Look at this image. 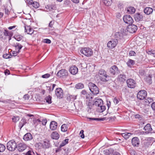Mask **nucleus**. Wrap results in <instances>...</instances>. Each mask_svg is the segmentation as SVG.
Segmentation results:
<instances>
[{
	"label": "nucleus",
	"instance_id": "f257e3e1",
	"mask_svg": "<svg viewBox=\"0 0 155 155\" xmlns=\"http://www.w3.org/2000/svg\"><path fill=\"white\" fill-rule=\"evenodd\" d=\"M17 145L16 142L13 140H12L8 142L7 144V148L9 151H14L17 148Z\"/></svg>",
	"mask_w": 155,
	"mask_h": 155
},
{
	"label": "nucleus",
	"instance_id": "f03ea898",
	"mask_svg": "<svg viewBox=\"0 0 155 155\" xmlns=\"http://www.w3.org/2000/svg\"><path fill=\"white\" fill-rule=\"evenodd\" d=\"M81 52L87 57H90L92 55L93 51L89 48H84L81 50Z\"/></svg>",
	"mask_w": 155,
	"mask_h": 155
},
{
	"label": "nucleus",
	"instance_id": "7ed1b4c3",
	"mask_svg": "<svg viewBox=\"0 0 155 155\" xmlns=\"http://www.w3.org/2000/svg\"><path fill=\"white\" fill-rule=\"evenodd\" d=\"M88 86L92 93L94 95L98 94L99 90L98 87L94 84L91 83L88 84Z\"/></svg>",
	"mask_w": 155,
	"mask_h": 155
},
{
	"label": "nucleus",
	"instance_id": "20e7f679",
	"mask_svg": "<svg viewBox=\"0 0 155 155\" xmlns=\"http://www.w3.org/2000/svg\"><path fill=\"white\" fill-rule=\"evenodd\" d=\"M109 72L110 75L113 76L114 75H117L120 73V71L116 66L113 65L110 68Z\"/></svg>",
	"mask_w": 155,
	"mask_h": 155
},
{
	"label": "nucleus",
	"instance_id": "39448f33",
	"mask_svg": "<svg viewBox=\"0 0 155 155\" xmlns=\"http://www.w3.org/2000/svg\"><path fill=\"white\" fill-rule=\"evenodd\" d=\"M118 43L117 40L116 39H112L107 43V46L110 49L114 48Z\"/></svg>",
	"mask_w": 155,
	"mask_h": 155
},
{
	"label": "nucleus",
	"instance_id": "423d86ee",
	"mask_svg": "<svg viewBox=\"0 0 155 155\" xmlns=\"http://www.w3.org/2000/svg\"><path fill=\"white\" fill-rule=\"evenodd\" d=\"M127 83L128 87L131 88H134L136 86V83L133 79H129L127 80Z\"/></svg>",
	"mask_w": 155,
	"mask_h": 155
},
{
	"label": "nucleus",
	"instance_id": "0eeeda50",
	"mask_svg": "<svg viewBox=\"0 0 155 155\" xmlns=\"http://www.w3.org/2000/svg\"><path fill=\"white\" fill-rule=\"evenodd\" d=\"M147 95V92L145 90L140 91L137 93V97L140 100H143L145 99Z\"/></svg>",
	"mask_w": 155,
	"mask_h": 155
},
{
	"label": "nucleus",
	"instance_id": "6e6552de",
	"mask_svg": "<svg viewBox=\"0 0 155 155\" xmlns=\"http://www.w3.org/2000/svg\"><path fill=\"white\" fill-rule=\"evenodd\" d=\"M123 19L125 23L130 25L132 24L134 21L132 17L128 15L124 16Z\"/></svg>",
	"mask_w": 155,
	"mask_h": 155
},
{
	"label": "nucleus",
	"instance_id": "1a4fd4ad",
	"mask_svg": "<svg viewBox=\"0 0 155 155\" xmlns=\"http://www.w3.org/2000/svg\"><path fill=\"white\" fill-rule=\"evenodd\" d=\"M27 147L26 144L24 143H20L17 145V148L19 152L24 151Z\"/></svg>",
	"mask_w": 155,
	"mask_h": 155
},
{
	"label": "nucleus",
	"instance_id": "9d476101",
	"mask_svg": "<svg viewBox=\"0 0 155 155\" xmlns=\"http://www.w3.org/2000/svg\"><path fill=\"white\" fill-rule=\"evenodd\" d=\"M55 94L57 97L59 99H61L63 97V91L61 88H58L56 89Z\"/></svg>",
	"mask_w": 155,
	"mask_h": 155
},
{
	"label": "nucleus",
	"instance_id": "9b49d317",
	"mask_svg": "<svg viewBox=\"0 0 155 155\" xmlns=\"http://www.w3.org/2000/svg\"><path fill=\"white\" fill-rule=\"evenodd\" d=\"M137 29V26L134 25H130L128 26L127 28V31L130 33H135Z\"/></svg>",
	"mask_w": 155,
	"mask_h": 155
},
{
	"label": "nucleus",
	"instance_id": "f8f14e48",
	"mask_svg": "<svg viewBox=\"0 0 155 155\" xmlns=\"http://www.w3.org/2000/svg\"><path fill=\"white\" fill-rule=\"evenodd\" d=\"M132 144L134 147H138L140 144V141L137 137H135L131 140Z\"/></svg>",
	"mask_w": 155,
	"mask_h": 155
},
{
	"label": "nucleus",
	"instance_id": "ddd939ff",
	"mask_svg": "<svg viewBox=\"0 0 155 155\" xmlns=\"http://www.w3.org/2000/svg\"><path fill=\"white\" fill-rule=\"evenodd\" d=\"M57 75L60 77L67 76L68 75L67 70L65 69H62L59 71L57 74Z\"/></svg>",
	"mask_w": 155,
	"mask_h": 155
},
{
	"label": "nucleus",
	"instance_id": "4468645a",
	"mask_svg": "<svg viewBox=\"0 0 155 155\" xmlns=\"http://www.w3.org/2000/svg\"><path fill=\"white\" fill-rule=\"evenodd\" d=\"M103 102L102 100L99 97L96 98L94 100V104L97 106H99L103 105Z\"/></svg>",
	"mask_w": 155,
	"mask_h": 155
},
{
	"label": "nucleus",
	"instance_id": "2eb2a0df",
	"mask_svg": "<svg viewBox=\"0 0 155 155\" xmlns=\"http://www.w3.org/2000/svg\"><path fill=\"white\" fill-rule=\"evenodd\" d=\"M69 71L71 74L75 75L78 73V69L76 66L73 65L70 67Z\"/></svg>",
	"mask_w": 155,
	"mask_h": 155
},
{
	"label": "nucleus",
	"instance_id": "dca6fc26",
	"mask_svg": "<svg viewBox=\"0 0 155 155\" xmlns=\"http://www.w3.org/2000/svg\"><path fill=\"white\" fill-rule=\"evenodd\" d=\"M126 78L125 75L121 74L118 75L117 80L120 83H123L126 81Z\"/></svg>",
	"mask_w": 155,
	"mask_h": 155
},
{
	"label": "nucleus",
	"instance_id": "f3484780",
	"mask_svg": "<svg viewBox=\"0 0 155 155\" xmlns=\"http://www.w3.org/2000/svg\"><path fill=\"white\" fill-rule=\"evenodd\" d=\"M58 124L57 122L54 121H52L51 122L50 128V129L52 130H56L57 128Z\"/></svg>",
	"mask_w": 155,
	"mask_h": 155
},
{
	"label": "nucleus",
	"instance_id": "a211bd4d",
	"mask_svg": "<svg viewBox=\"0 0 155 155\" xmlns=\"http://www.w3.org/2000/svg\"><path fill=\"white\" fill-rule=\"evenodd\" d=\"M32 138V136L31 134L28 133L24 135L23 139L25 141H28L31 140Z\"/></svg>",
	"mask_w": 155,
	"mask_h": 155
},
{
	"label": "nucleus",
	"instance_id": "6ab92c4d",
	"mask_svg": "<svg viewBox=\"0 0 155 155\" xmlns=\"http://www.w3.org/2000/svg\"><path fill=\"white\" fill-rule=\"evenodd\" d=\"M134 19L136 21H142L143 16L140 13H136L134 15Z\"/></svg>",
	"mask_w": 155,
	"mask_h": 155
},
{
	"label": "nucleus",
	"instance_id": "aec40b11",
	"mask_svg": "<svg viewBox=\"0 0 155 155\" xmlns=\"http://www.w3.org/2000/svg\"><path fill=\"white\" fill-rule=\"evenodd\" d=\"M34 30L29 26H25V32L27 33L28 34L31 35L34 32Z\"/></svg>",
	"mask_w": 155,
	"mask_h": 155
},
{
	"label": "nucleus",
	"instance_id": "412c9836",
	"mask_svg": "<svg viewBox=\"0 0 155 155\" xmlns=\"http://www.w3.org/2000/svg\"><path fill=\"white\" fill-rule=\"evenodd\" d=\"M153 11V8L150 7H146L144 9V13L147 15H149L151 14Z\"/></svg>",
	"mask_w": 155,
	"mask_h": 155
},
{
	"label": "nucleus",
	"instance_id": "4be33fe9",
	"mask_svg": "<svg viewBox=\"0 0 155 155\" xmlns=\"http://www.w3.org/2000/svg\"><path fill=\"white\" fill-rule=\"evenodd\" d=\"M143 129L146 132L148 133L150 132L153 130V129L151 127V125L150 124H147L143 128Z\"/></svg>",
	"mask_w": 155,
	"mask_h": 155
},
{
	"label": "nucleus",
	"instance_id": "5701e85b",
	"mask_svg": "<svg viewBox=\"0 0 155 155\" xmlns=\"http://www.w3.org/2000/svg\"><path fill=\"white\" fill-rule=\"evenodd\" d=\"M51 137L53 139L57 140L59 137V135L57 132L54 131L51 133Z\"/></svg>",
	"mask_w": 155,
	"mask_h": 155
},
{
	"label": "nucleus",
	"instance_id": "b1692460",
	"mask_svg": "<svg viewBox=\"0 0 155 155\" xmlns=\"http://www.w3.org/2000/svg\"><path fill=\"white\" fill-rule=\"evenodd\" d=\"M99 78L101 81L106 82L108 80L109 76L106 74L101 76H99Z\"/></svg>",
	"mask_w": 155,
	"mask_h": 155
},
{
	"label": "nucleus",
	"instance_id": "393cba45",
	"mask_svg": "<svg viewBox=\"0 0 155 155\" xmlns=\"http://www.w3.org/2000/svg\"><path fill=\"white\" fill-rule=\"evenodd\" d=\"M114 152V150L110 148L109 149H106L103 151V153L105 155H109L111 153H112Z\"/></svg>",
	"mask_w": 155,
	"mask_h": 155
},
{
	"label": "nucleus",
	"instance_id": "a878e982",
	"mask_svg": "<svg viewBox=\"0 0 155 155\" xmlns=\"http://www.w3.org/2000/svg\"><path fill=\"white\" fill-rule=\"evenodd\" d=\"M115 38L117 39H121L123 37V34L122 33L117 32L115 33L114 35Z\"/></svg>",
	"mask_w": 155,
	"mask_h": 155
},
{
	"label": "nucleus",
	"instance_id": "bb28decb",
	"mask_svg": "<svg viewBox=\"0 0 155 155\" xmlns=\"http://www.w3.org/2000/svg\"><path fill=\"white\" fill-rule=\"evenodd\" d=\"M15 47L16 48V53H19L20 51L19 50L21 49L22 46L19 43H16L15 45Z\"/></svg>",
	"mask_w": 155,
	"mask_h": 155
},
{
	"label": "nucleus",
	"instance_id": "cd10ccee",
	"mask_svg": "<svg viewBox=\"0 0 155 155\" xmlns=\"http://www.w3.org/2000/svg\"><path fill=\"white\" fill-rule=\"evenodd\" d=\"M26 120L24 118H23L20 122L19 126L21 128L26 123Z\"/></svg>",
	"mask_w": 155,
	"mask_h": 155
},
{
	"label": "nucleus",
	"instance_id": "c85d7f7f",
	"mask_svg": "<svg viewBox=\"0 0 155 155\" xmlns=\"http://www.w3.org/2000/svg\"><path fill=\"white\" fill-rule=\"evenodd\" d=\"M86 104L89 109H91L93 105H94L92 101L91 100H86Z\"/></svg>",
	"mask_w": 155,
	"mask_h": 155
},
{
	"label": "nucleus",
	"instance_id": "c756f323",
	"mask_svg": "<svg viewBox=\"0 0 155 155\" xmlns=\"http://www.w3.org/2000/svg\"><path fill=\"white\" fill-rule=\"evenodd\" d=\"M3 33L5 36L8 37L9 40L11 39L12 35L10 32H9L7 30H5Z\"/></svg>",
	"mask_w": 155,
	"mask_h": 155
},
{
	"label": "nucleus",
	"instance_id": "7c9ffc66",
	"mask_svg": "<svg viewBox=\"0 0 155 155\" xmlns=\"http://www.w3.org/2000/svg\"><path fill=\"white\" fill-rule=\"evenodd\" d=\"M97 109V111L100 113L103 112L106 109V107L105 106L101 105L98 106Z\"/></svg>",
	"mask_w": 155,
	"mask_h": 155
},
{
	"label": "nucleus",
	"instance_id": "2f4dec72",
	"mask_svg": "<svg viewBox=\"0 0 155 155\" xmlns=\"http://www.w3.org/2000/svg\"><path fill=\"white\" fill-rule=\"evenodd\" d=\"M50 143L49 141L46 140H45L43 144V146L45 148H48L50 146Z\"/></svg>",
	"mask_w": 155,
	"mask_h": 155
},
{
	"label": "nucleus",
	"instance_id": "473e14b6",
	"mask_svg": "<svg viewBox=\"0 0 155 155\" xmlns=\"http://www.w3.org/2000/svg\"><path fill=\"white\" fill-rule=\"evenodd\" d=\"M132 134L130 133H125L122 134V136L126 140L128 139Z\"/></svg>",
	"mask_w": 155,
	"mask_h": 155
},
{
	"label": "nucleus",
	"instance_id": "72a5a7b5",
	"mask_svg": "<svg viewBox=\"0 0 155 155\" xmlns=\"http://www.w3.org/2000/svg\"><path fill=\"white\" fill-rule=\"evenodd\" d=\"M104 4L107 6H110L112 2V0H102Z\"/></svg>",
	"mask_w": 155,
	"mask_h": 155
},
{
	"label": "nucleus",
	"instance_id": "f704fd0d",
	"mask_svg": "<svg viewBox=\"0 0 155 155\" xmlns=\"http://www.w3.org/2000/svg\"><path fill=\"white\" fill-rule=\"evenodd\" d=\"M127 11L129 13L133 14L135 12V10L134 8L133 7H130L127 8Z\"/></svg>",
	"mask_w": 155,
	"mask_h": 155
},
{
	"label": "nucleus",
	"instance_id": "c9c22d12",
	"mask_svg": "<svg viewBox=\"0 0 155 155\" xmlns=\"http://www.w3.org/2000/svg\"><path fill=\"white\" fill-rule=\"evenodd\" d=\"M135 64V61L132 59H129L127 63V66L131 67V66Z\"/></svg>",
	"mask_w": 155,
	"mask_h": 155
},
{
	"label": "nucleus",
	"instance_id": "e433bc0d",
	"mask_svg": "<svg viewBox=\"0 0 155 155\" xmlns=\"http://www.w3.org/2000/svg\"><path fill=\"white\" fill-rule=\"evenodd\" d=\"M77 98L76 95H71L67 97V100L69 101H73Z\"/></svg>",
	"mask_w": 155,
	"mask_h": 155
},
{
	"label": "nucleus",
	"instance_id": "4c0bfd02",
	"mask_svg": "<svg viewBox=\"0 0 155 155\" xmlns=\"http://www.w3.org/2000/svg\"><path fill=\"white\" fill-rule=\"evenodd\" d=\"M51 98V97L50 95H48L45 97V100H46L47 103L48 104H51L52 102Z\"/></svg>",
	"mask_w": 155,
	"mask_h": 155
},
{
	"label": "nucleus",
	"instance_id": "58836bf2",
	"mask_svg": "<svg viewBox=\"0 0 155 155\" xmlns=\"http://www.w3.org/2000/svg\"><path fill=\"white\" fill-rule=\"evenodd\" d=\"M146 81L149 84H151V76L149 75L148 76L146 77L145 79Z\"/></svg>",
	"mask_w": 155,
	"mask_h": 155
},
{
	"label": "nucleus",
	"instance_id": "ea45409f",
	"mask_svg": "<svg viewBox=\"0 0 155 155\" xmlns=\"http://www.w3.org/2000/svg\"><path fill=\"white\" fill-rule=\"evenodd\" d=\"M87 118L89 119V121L95 120L97 121L103 120L104 118H91V117H87Z\"/></svg>",
	"mask_w": 155,
	"mask_h": 155
},
{
	"label": "nucleus",
	"instance_id": "a19ab883",
	"mask_svg": "<svg viewBox=\"0 0 155 155\" xmlns=\"http://www.w3.org/2000/svg\"><path fill=\"white\" fill-rule=\"evenodd\" d=\"M68 129L67 126L66 124H64L61 126V129L62 132H65L67 131Z\"/></svg>",
	"mask_w": 155,
	"mask_h": 155
},
{
	"label": "nucleus",
	"instance_id": "79ce46f5",
	"mask_svg": "<svg viewBox=\"0 0 155 155\" xmlns=\"http://www.w3.org/2000/svg\"><path fill=\"white\" fill-rule=\"evenodd\" d=\"M84 87V84L81 83H79L77 84L75 86V87L77 89H81Z\"/></svg>",
	"mask_w": 155,
	"mask_h": 155
},
{
	"label": "nucleus",
	"instance_id": "37998d69",
	"mask_svg": "<svg viewBox=\"0 0 155 155\" xmlns=\"http://www.w3.org/2000/svg\"><path fill=\"white\" fill-rule=\"evenodd\" d=\"M31 5L34 8H38L39 6V3L37 2H33Z\"/></svg>",
	"mask_w": 155,
	"mask_h": 155
},
{
	"label": "nucleus",
	"instance_id": "c03bdc74",
	"mask_svg": "<svg viewBox=\"0 0 155 155\" xmlns=\"http://www.w3.org/2000/svg\"><path fill=\"white\" fill-rule=\"evenodd\" d=\"M99 76H101L107 74L106 72L104 69H101L98 72Z\"/></svg>",
	"mask_w": 155,
	"mask_h": 155
},
{
	"label": "nucleus",
	"instance_id": "a18cd8bd",
	"mask_svg": "<svg viewBox=\"0 0 155 155\" xmlns=\"http://www.w3.org/2000/svg\"><path fill=\"white\" fill-rule=\"evenodd\" d=\"M69 139H66L62 142L60 145V147H61L65 145L68 143Z\"/></svg>",
	"mask_w": 155,
	"mask_h": 155
},
{
	"label": "nucleus",
	"instance_id": "49530a36",
	"mask_svg": "<svg viewBox=\"0 0 155 155\" xmlns=\"http://www.w3.org/2000/svg\"><path fill=\"white\" fill-rule=\"evenodd\" d=\"M14 38L17 41H19L23 39V37L22 35H18L15 36Z\"/></svg>",
	"mask_w": 155,
	"mask_h": 155
},
{
	"label": "nucleus",
	"instance_id": "de8ad7c7",
	"mask_svg": "<svg viewBox=\"0 0 155 155\" xmlns=\"http://www.w3.org/2000/svg\"><path fill=\"white\" fill-rule=\"evenodd\" d=\"M144 101L145 102L147 103H148V104H149L150 103H152L153 101V99L152 98L148 97L147 99H145Z\"/></svg>",
	"mask_w": 155,
	"mask_h": 155
},
{
	"label": "nucleus",
	"instance_id": "09e8293b",
	"mask_svg": "<svg viewBox=\"0 0 155 155\" xmlns=\"http://www.w3.org/2000/svg\"><path fill=\"white\" fill-rule=\"evenodd\" d=\"M5 149V147L4 145L0 144V152H3Z\"/></svg>",
	"mask_w": 155,
	"mask_h": 155
},
{
	"label": "nucleus",
	"instance_id": "8fccbe9b",
	"mask_svg": "<svg viewBox=\"0 0 155 155\" xmlns=\"http://www.w3.org/2000/svg\"><path fill=\"white\" fill-rule=\"evenodd\" d=\"M41 122V121L39 119H35L33 120L34 124L36 125L39 124Z\"/></svg>",
	"mask_w": 155,
	"mask_h": 155
},
{
	"label": "nucleus",
	"instance_id": "3c124183",
	"mask_svg": "<svg viewBox=\"0 0 155 155\" xmlns=\"http://www.w3.org/2000/svg\"><path fill=\"white\" fill-rule=\"evenodd\" d=\"M13 121L15 123L16 122L19 120V117L18 116H14L12 118Z\"/></svg>",
	"mask_w": 155,
	"mask_h": 155
},
{
	"label": "nucleus",
	"instance_id": "603ef678",
	"mask_svg": "<svg viewBox=\"0 0 155 155\" xmlns=\"http://www.w3.org/2000/svg\"><path fill=\"white\" fill-rule=\"evenodd\" d=\"M134 117L137 119H138L139 120H141L142 119V116L139 114H136L134 115Z\"/></svg>",
	"mask_w": 155,
	"mask_h": 155
},
{
	"label": "nucleus",
	"instance_id": "864d4df0",
	"mask_svg": "<svg viewBox=\"0 0 155 155\" xmlns=\"http://www.w3.org/2000/svg\"><path fill=\"white\" fill-rule=\"evenodd\" d=\"M12 56V55L8 54H5L3 55V58L6 59L10 58Z\"/></svg>",
	"mask_w": 155,
	"mask_h": 155
},
{
	"label": "nucleus",
	"instance_id": "5fc2aeb1",
	"mask_svg": "<svg viewBox=\"0 0 155 155\" xmlns=\"http://www.w3.org/2000/svg\"><path fill=\"white\" fill-rule=\"evenodd\" d=\"M34 152L30 150L28 151L26 153L25 155H34Z\"/></svg>",
	"mask_w": 155,
	"mask_h": 155
},
{
	"label": "nucleus",
	"instance_id": "6e6d98bb",
	"mask_svg": "<svg viewBox=\"0 0 155 155\" xmlns=\"http://www.w3.org/2000/svg\"><path fill=\"white\" fill-rule=\"evenodd\" d=\"M84 131L83 130H81L79 133V135L82 138H84Z\"/></svg>",
	"mask_w": 155,
	"mask_h": 155
},
{
	"label": "nucleus",
	"instance_id": "4d7b16f0",
	"mask_svg": "<svg viewBox=\"0 0 155 155\" xmlns=\"http://www.w3.org/2000/svg\"><path fill=\"white\" fill-rule=\"evenodd\" d=\"M129 55L130 56H135L136 53L134 51H130L129 52Z\"/></svg>",
	"mask_w": 155,
	"mask_h": 155
},
{
	"label": "nucleus",
	"instance_id": "13d9d810",
	"mask_svg": "<svg viewBox=\"0 0 155 155\" xmlns=\"http://www.w3.org/2000/svg\"><path fill=\"white\" fill-rule=\"evenodd\" d=\"M43 42L45 43L48 44H50L51 42V41L50 39H44L43 40Z\"/></svg>",
	"mask_w": 155,
	"mask_h": 155
},
{
	"label": "nucleus",
	"instance_id": "bf43d9fd",
	"mask_svg": "<svg viewBox=\"0 0 155 155\" xmlns=\"http://www.w3.org/2000/svg\"><path fill=\"white\" fill-rule=\"evenodd\" d=\"M50 74H46L43 75H42V77L43 78H48L50 77Z\"/></svg>",
	"mask_w": 155,
	"mask_h": 155
},
{
	"label": "nucleus",
	"instance_id": "052dcab7",
	"mask_svg": "<svg viewBox=\"0 0 155 155\" xmlns=\"http://www.w3.org/2000/svg\"><path fill=\"white\" fill-rule=\"evenodd\" d=\"M29 95L28 94H25L23 96V98L25 100H28L29 98Z\"/></svg>",
	"mask_w": 155,
	"mask_h": 155
},
{
	"label": "nucleus",
	"instance_id": "680f3d73",
	"mask_svg": "<svg viewBox=\"0 0 155 155\" xmlns=\"http://www.w3.org/2000/svg\"><path fill=\"white\" fill-rule=\"evenodd\" d=\"M54 23V21H51L49 24V27L52 28Z\"/></svg>",
	"mask_w": 155,
	"mask_h": 155
},
{
	"label": "nucleus",
	"instance_id": "e2e57ef3",
	"mask_svg": "<svg viewBox=\"0 0 155 155\" xmlns=\"http://www.w3.org/2000/svg\"><path fill=\"white\" fill-rule=\"evenodd\" d=\"M47 122V120L46 119H44L42 120L41 121L42 124L43 125H46Z\"/></svg>",
	"mask_w": 155,
	"mask_h": 155
},
{
	"label": "nucleus",
	"instance_id": "0e129e2a",
	"mask_svg": "<svg viewBox=\"0 0 155 155\" xmlns=\"http://www.w3.org/2000/svg\"><path fill=\"white\" fill-rule=\"evenodd\" d=\"M93 98L92 97H90V95L89 94H87L86 96V99L87 100H90L91 99H92Z\"/></svg>",
	"mask_w": 155,
	"mask_h": 155
},
{
	"label": "nucleus",
	"instance_id": "69168bd1",
	"mask_svg": "<svg viewBox=\"0 0 155 155\" xmlns=\"http://www.w3.org/2000/svg\"><path fill=\"white\" fill-rule=\"evenodd\" d=\"M113 101L115 104H117L119 102V101L117 99L115 98L114 99Z\"/></svg>",
	"mask_w": 155,
	"mask_h": 155
},
{
	"label": "nucleus",
	"instance_id": "338daca9",
	"mask_svg": "<svg viewBox=\"0 0 155 155\" xmlns=\"http://www.w3.org/2000/svg\"><path fill=\"white\" fill-rule=\"evenodd\" d=\"M151 107L153 110H155V102L152 104Z\"/></svg>",
	"mask_w": 155,
	"mask_h": 155
},
{
	"label": "nucleus",
	"instance_id": "774afa93",
	"mask_svg": "<svg viewBox=\"0 0 155 155\" xmlns=\"http://www.w3.org/2000/svg\"><path fill=\"white\" fill-rule=\"evenodd\" d=\"M112 153L113 154V155H120V154L119 153L116 151L114 152H114Z\"/></svg>",
	"mask_w": 155,
	"mask_h": 155
}]
</instances>
